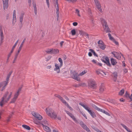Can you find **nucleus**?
<instances>
[{
    "label": "nucleus",
    "instance_id": "1",
    "mask_svg": "<svg viewBox=\"0 0 132 132\" xmlns=\"http://www.w3.org/2000/svg\"><path fill=\"white\" fill-rule=\"evenodd\" d=\"M12 93L11 92H7L4 95L0 102V105L2 106L5 103L7 102L11 98Z\"/></svg>",
    "mask_w": 132,
    "mask_h": 132
},
{
    "label": "nucleus",
    "instance_id": "2",
    "mask_svg": "<svg viewBox=\"0 0 132 132\" xmlns=\"http://www.w3.org/2000/svg\"><path fill=\"white\" fill-rule=\"evenodd\" d=\"M45 111L47 114L51 118L54 119L56 118L57 115L52 109L51 108H46Z\"/></svg>",
    "mask_w": 132,
    "mask_h": 132
},
{
    "label": "nucleus",
    "instance_id": "3",
    "mask_svg": "<svg viewBox=\"0 0 132 132\" xmlns=\"http://www.w3.org/2000/svg\"><path fill=\"white\" fill-rule=\"evenodd\" d=\"M79 104L88 111L92 118H95L96 117V115L95 113L93 111L90 110V108L88 106H87L86 105L82 103H79Z\"/></svg>",
    "mask_w": 132,
    "mask_h": 132
},
{
    "label": "nucleus",
    "instance_id": "4",
    "mask_svg": "<svg viewBox=\"0 0 132 132\" xmlns=\"http://www.w3.org/2000/svg\"><path fill=\"white\" fill-rule=\"evenodd\" d=\"M100 20L102 24V25L104 30L106 33L111 32L110 29L109 28L108 25L107 24L106 22L103 18H101Z\"/></svg>",
    "mask_w": 132,
    "mask_h": 132
},
{
    "label": "nucleus",
    "instance_id": "5",
    "mask_svg": "<svg viewBox=\"0 0 132 132\" xmlns=\"http://www.w3.org/2000/svg\"><path fill=\"white\" fill-rule=\"evenodd\" d=\"M71 76L72 78L75 80L79 81L80 80V78L79 77V74L75 71H71Z\"/></svg>",
    "mask_w": 132,
    "mask_h": 132
},
{
    "label": "nucleus",
    "instance_id": "6",
    "mask_svg": "<svg viewBox=\"0 0 132 132\" xmlns=\"http://www.w3.org/2000/svg\"><path fill=\"white\" fill-rule=\"evenodd\" d=\"M88 85L91 88H95L96 87V83L95 80L93 79H90L88 82Z\"/></svg>",
    "mask_w": 132,
    "mask_h": 132
},
{
    "label": "nucleus",
    "instance_id": "7",
    "mask_svg": "<svg viewBox=\"0 0 132 132\" xmlns=\"http://www.w3.org/2000/svg\"><path fill=\"white\" fill-rule=\"evenodd\" d=\"M96 6V7L98 11L101 12H102V10L101 7V4L98 0H94Z\"/></svg>",
    "mask_w": 132,
    "mask_h": 132
},
{
    "label": "nucleus",
    "instance_id": "8",
    "mask_svg": "<svg viewBox=\"0 0 132 132\" xmlns=\"http://www.w3.org/2000/svg\"><path fill=\"white\" fill-rule=\"evenodd\" d=\"M31 114L35 117L38 120H41L43 118L41 116L39 113L35 112L33 111L32 112Z\"/></svg>",
    "mask_w": 132,
    "mask_h": 132
},
{
    "label": "nucleus",
    "instance_id": "9",
    "mask_svg": "<svg viewBox=\"0 0 132 132\" xmlns=\"http://www.w3.org/2000/svg\"><path fill=\"white\" fill-rule=\"evenodd\" d=\"M98 46L102 50H104L106 47V46L102 40H100L98 41Z\"/></svg>",
    "mask_w": 132,
    "mask_h": 132
},
{
    "label": "nucleus",
    "instance_id": "10",
    "mask_svg": "<svg viewBox=\"0 0 132 132\" xmlns=\"http://www.w3.org/2000/svg\"><path fill=\"white\" fill-rule=\"evenodd\" d=\"M55 68L54 69V71H56L57 73H59L60 72V68L62 67V66L59 65L57 63H55Z\"/></svg>",
    "mask_w": 132,
    "mask_h": 132
},
{
    "label": "nucleus",
    "instance_id": "11",
    "mask_svg": "<svg viewBox=\"0 0 132 132\" xmlns=\"http://www.w3.org/2000/svg\"><path fill=\"white\" fill-rule=\"evenodd\" d=\"M8 82L5 81L1 82L0 83V88H2V91H3L5 89Z\"/></svg>",
    "mask_w": 132,
    "mask_h": 132
},
{
    "label": "nucleus",
    "instance_id": "12",
    "mask_svg": "<svg viewBox=\"0 0 132 132\" xmlns=\"http://www.w3.org/2000/svg\"><path fill=\"white\" fill-rule=\"evenodd\" d=\"M79 124L81 127L88 132H91V131L89 129V128H88L86 125L82 121H80V122Z\"/></svg>",
    "mask_w": 132,
    "mask_h": 132
},
{
    "label": "nucleus",
    "instance_id": "13",
    "mask_svg": "<svg viewBox=\"0 0 132 132\" xmlns=\"http://www.w3.org/2000/svg\"><path fill=\"white\" fill-rule=\"evenodd\" d=\"M0 39H1V40H0V45H1V44L3 43V40L4 39V37L3 35V30H2V26H0Z\"/></svg>",
    "mask_w": 132,
    "mask_h": 132
},
{
    "label": "nucleus",
    "instance_id": "14",
    "mask_svg": "<svg viewBox=\"0 0 132 132\" xmlns=\"http://www.w3.org/2000/svg\"><path fill=\"white\" fill-rule=\"evenodd\" d=\"M3 3V9L4 10L7 9L8 6L9 0H2Z\"/></svg>",
    "mask_w": 132,
    "mask_h": 132
},
{
    "label": "nucleus",
    "instance_id": "15",
    "mask_svg": "<svg viewBox=\"0 0 132 132\" xmlns=\"http://www.w3.org/2000/svg\"><path fill=\"white\" fill-rule=\"evenodd\" d=\"M108 37L109 38V39L112 41L116 45H119L118 42L113 37H112L110 33L108 34Z\"/></svg>",
    "mask_w": 132,
    "mask_h": 132
},
{
    "label": "nucleus",
    "instance_id": "16",
    "mask_svg": "<svg viewBox=\"0 0 132 132\" xmlns=\"http://www.w3.org/2000/svg\"><path fill=\"white\" fill-rule=\"evenodd\" d=\"M112 53L113 55L117 59L119 60L121 57V55L118 52H113Z\"/></svg>",
    "mask_w": 132,
    "mask_h": 132
},
{
    "label": "nucleus",
    "instance_id": "17",
    "mask_svg": "<svg viewBox=\"0 0 132 132\" xmlns=\"http://www.w3.org/2000/svg\"><path fill=\"white\" fill-rule=\"evenodd\" d=\"M79 34L80 35L83 36H85L86 38L88 39L89 38L88 35L85 32L82 30L80 31L79 32Z\"/></svg>",
    "mask_w": 132,
    "mask_h": 132
},
{
    "label": "nucleus",
    "instance_id": "18",
    "mask_svg": "<svg viewBox=\"0 0 132 132\" xmlns=\"http://www.w3.org/2000/svg\"><path fill=\"white\" fill-rule=\"evenodd\" d=\"M22 88V87H20L19 88L18 90L14 94V97L17 98Z\"/></svg>",
    "mask_w": 132,
    "mask_h": 132
},
{
    "label": "nucleus",
    "instance_id": "19",
    "mask_svg": "<svg viewBox=\"0 0 132 132\" xmlns=\"http://www.w3.org/2000/svg\"><path fill=\"white\" fill-rule=\"evenodd\" d=\"M24 15V13H21L19 16V19L20 21L21 24H22L23 23Z\"/></svg>",
    "mask_w": 132,
    "mask_h": 132
},
{
    "label": "nucleus",
    "instance_id": "20",
    "mask_svg": "<svg viewBox=\"0 0 132 132\" xmlns=\"http://www.w3.org/2000/svg\"><path fill=\"white\" fill-rule=\"evenodd\" d=\"M103 61L107 65L110 66L111 64L110 63L108 57H106L103 60Z\"/></svg>",
    "mask_w": 132,
    "mask_h": 132
},
{
    "label": "nucleus",
    "instance_id": "21",
    "mask_svg": "<svg viewBox=\"0 0 132 132\" xmlns=\"http://www.w3.org/2000/svg\"><path fill=\"white\" fill-rule=\"evenodd\" d=\"M13 24H14L16 22V11L15 10H14L13 12Z\"/></svg>",
    "mask_w": 132,
    "mask_h": 132
},
{
    "label": "nucleus",
    "instance_id": "22",
    "mask_svg": "<svg viewBox=\"0 0 132 132\" xmlns=\"http://www.w3.org/2000/svg\"><path fill=\"white\" fill-rule=\"evenodd\" d=\"M43 127L44 130L46 131L47 132H51V129L47 126H43Z\"/></svg>",
    "mask_w": 132,
    "mask_h": 132
},
{
    "label": "nucleus",
    "instance_id": "23",
    "mask_svg": "<svg viewBox=\"0 0 132 132\" xmlns=\"http://www.w3.org/2000/svg\"><path fill=\"white\" fill-rule=\"evenodd\" d=\"M42 124L43 127L46 126H48V124L47 121L46 120H43L42 122Z\"/></svg>",
    "mask_w": 132,
    "mask_h": 132
},
{
    "label": "nucleus",
    "instance_id": "24",
    "mask_svg": "<svg viewBox=\"0 0 132 132\" xmlns=\"http://www.w3.org/2000/svg\"><path fill=\"white\" fill-rule=\"evenodd\" d=\"M57 97L58 98H59L60 100L62 102L65 104V105L66 104V103H67V102L66 101L63 99V98L60 96L58 95L57 96Z\"/></svg>",
    "mask_w": 132,
    "mask_h": 132
},
{
    "label": "nucleus",
    "instance_id": "25",
    "mask_svg": "<svg viewBox=\"0 0 132 132\" xmlns=\"http://www.w3.org/2000/svg\"><path fill=\"white\" fill-rule=\"evenodd\" d=\"M33 6L35 14L36 15L37 14V9L36 5V4L35 3H33Z\"/></svg>",
    "mask_w": 132,
    "mask_h": 132
},
{
    "label": "nucleus",
    "instance_id": "26",
    "mask_svg": "<svg viewBox=\"0 0 132 132\" xmlns=\"http://www.w3.org/2000/svg\"><path fill=\"white\" fill-rule=\"evenodd\" d=\"M104 85L103 84H101L100 88V90L101 92H103L104 90Z\"/></svg>",
    "mask_w": 132,
    "mask_h": 132
},
{
    "label": "nucleus",
    "instance_id": "27",
    "mask_svg": "<svg viewBox=\"0 0 132 132\" xmlns=\"http://www.w3.org/2000/svg\"><path fill=\"white\" fill-rule=\"evenodd\" d=\"M99 111L109 116H110V114L109 113L106 111H105V110H103L101 109H100Z\"/></svg>",
    "mask_w": 132,
    "mask_h": 132
},
{
    "label": "nucleus",
    "instance_id": "28",
    "mask_svg": "<svg viewBox=\"0 0 132 132\" xmlns=\"http://www.w3.org/2000/svg\"><path fill=\"white\" fill-rule=\"evenodd\" d=\"M99 111L109 116H110V114L109 113L106 111H105V110H103L101 109H100Z\"/></svg>",
    "mask_w": 132,
    "mask_h": 132
},
{
    "label": "nucleus",
    "instance_id": "29",
    "mask_svg": "<svg viewBox=\"0 0 132 132\" xmlns=\"http://www.w3.org/2000/svg\"><path fill=\"white\" fill-rule=\"evenodd\" d=\"M121 125L127 130V131L128 132H130V129L126 125L122 123L121 124Z\"/></svg>",
    "mask_w": 132,
    "mask_h": 132
},
{
    "label": "nucleus",
    "instance_id": "30",
    "mask_svg": "<svg viewBox=\"0 0 132 132\" xmlns=\"http://www.w3.org/2000/svg\"><path fill=\"white\" fill-rule=\"evenodd\" d=\"M121 125L127 130V131L128 132H130V129L126 125L122 123L121 124Z\"/></svg>",
    "mask_w": 132,
    "mask_h": 132
},
{
    "label": "nucleus",
    "instance_id": "31",
    "mask_svg": "<svg viewBox=\"0 0 132 132\" xmlns=\"http://www.w3.org/2000/svg\"><path fill=\"white\" fill-rule=\"evenodd\" d=\"M121 125L127 130V131L128 132H130V129L126 125L122 123L121 124Z\"/></svg>",
    "mask_w": 132,
    "mask_h": 132
},
{
    "label": "nucleus",
    "instance_id": "32",
    "mask_svg": "<svg viewBox=\"0 0 132 132\" xmlns=\"http://www.w3.org/2000/svg\"><path fill=\"white\" fill-rule=\"evenodd\" d=\"M25 40H26L25 38L24 39H23V40L22 42L21 43V44L20 45L19 47V48L18 50H19L20 51H21L23 45V44L25 42Z\"/></svg>",
    "mask_w": 132,
    "mask_h": 132
},
{
    "label": "nucleus",
    "instance_id": "33",
    "mask_svg": "<svg viewBox=\"0 0 132 132\" xmlns=\"http://www.w3.org/2000/svg\"><path fill=\"white\" fill-rule=\"evenodd\" d=\"M111 63L113 65H114L117 63V62L116 61V60L112 58L111 59Z\"/></svg>",
    "mask_w": 132,
    "mask_h": 132
},
{
    "label": "nucleus",
    "instance_id": "34",
    "mask_svg": "<svg viewBox=\"0 0 132 132\" xmlns=\"http://www.w3.org/2000/svg\"><path fill=\"white\" fill-rule=\"evenodd\" d=\"M101 71L103 73H101V75L105 77H107L108 76V73L104 72L102 70H101Z\"/></svg>",
    "mask_w": 132,
    "mask_h": 132
},
{
    "label": "nucleus",
    "instance_id": "35",
    "mask_svg": "<svg viewBox=\"0 0 132 132\" xmlns=\"http://www.w3.org/2000/svg\"><path fill=\"white\" fill-rule=\"evenodd\" d=\"M75 13L79 17L81 16V15L80 14V11L77 9H76L75 10Z\"/></svg>",
    "mask_w": 132,
    "mask_h": 132
},
{
    "label": "nucleus",
    "instance_id": "36",
    "mask_svg": "<svg viewBox=\"0 0 132 132\" xmlns=\"http://www.w3.org/2000/svg\"><path fill=\"white\" fill-rule=\"evenodd\" d=\"M12 72V71H11L10 72L9 74L7 75L6 79V81L8 82V81L9 80V78L10 77V76Z\"/></svg>",
    "mask_w": 132,
    "mask_h": 132
},
{
    "label": "nucleus",
    "instance_id": "37",
    "mask_svg": "<svg viewBox=\"0 0 132 132\" xmlns=\"http://www.w3.org/2000/svg\"><path fill=\"white\" fill-rule=\"evenodd\" d=\"M59 51L57 49H53L52 52V54H56L59 53Z\"/></svg>",
    "mask_w": 132,
    "mask_h": 132
},
{
    "label": "nucleus",
    "instance_id": "38",
    "mask_svg": "<svg viewBox=\"0 0 132 132\" xmlns=\"http://www.w3.org/2000/svg\"><path fill=\"white\" fill-rule=\"evenodd\" d=\"M22 127L24 129L28 130H30V128L29 126L26 125H23Z\"/></svg>",
    "mask_w": 132,
    "mask_h": 132
},
{
    "label": "nucleus",
    "instance_id": "39",
    "mask_svg": "<svg viewBox=\"0 0 132 132\" xmlns=\"http://www.w3.org/2000/svg\"><path fill=\"white\" fill-rule=\"evenodd\" d=\"M52 48H51V49H47L45 51L47 53H49V54H52Z\"/></svg>",
    "mask_w": 132,
    "mask_h": 132
},
{
    "label": "nucleus",
    "instance_id": "40",
    "mask_svg": "<svg viewBox=\"0 0 132 132\" xmlns=\"http://www.w3.org/2000/svg\"><path fill=\"white\" fill-rule=\"evenodd\" d=\"M125 92L124 90L123 89H122L120 90L118 93V94L120 96H122L124 94Z\"/></svg>",
    "mask_w": 132,
    "mask_h": 132
},
{
    "label": "nucleus",
    "instance_id": "41",
    "mask_svg": "<svg viewBox=\"0 0 132 132\" xmlns=\"http://www.w3.org/2000/svg\"><path fill=\"white\" fill-rule=\"evenodd\" d=\"M19 42V40H18L16 42V43H15L14 44V45L13 47H12V49L11 50V51H13V50L15 48V47L16 46L17 43H18V42Z\"/></svg>",
    "mask_w": 132,
    "mask_h": 132
},
{
    "label": "nucleus",
    "instance_id": "42",
    "mask_svg": "<svg viewBox=\"0 0 132 132\" xmlns=\"http://www.w3.org/2000/svg\"><path fill=\"white\" fill-rule=\"evenodd\" d=\"M92 106L94 108L98 111H99L100 109V108H99L94 104H93Z\"/></svg>",
    "mask_w": 132,
    "mask_h": 132
},
{
    "label": "nucleus",
    "instance_id": "43",
    "mask_svg": "<svg viewBox=\"0 0 132 132\" xmlns=\"http://www.w3.org/2000/svg\"><path fill=\"white\" fill-rule=\"evenodd\" d=\"M87 72L86 70H85L83 71L82 72H81L79 74V76H82L85 74Z\"/></svg>",
    "mask_w": 132,
    "mask_h": 132
},
{
    "label": "nucleus",
    "instance_id": "44",
    "mask_svg": "<svg viewBox=\"0 0 132 132\" xmlns=\"http://www.w3.org/2000/svg\"><path fill=\"white\" fill-rule=\"evenodd\" d=\"M59 61L60 62V65L61 66H62L63 64V61L62 59L61 58H59L58 59Z\"/></svg>",
    "mask_w": 132,
    "mask_h": 132
},
{
    "label": "nucleus",
    "instance_id": "45",
    "mask_svg": "<svg viewBox=\"0 0 132 132\" xmlns=\"http://www.w3.org/2000/svg\"><path fill=\"white\" fill-rule=\"evenodd\" d=\"M71 32L72 36H74L75 35L76 33V31L75 29H73L71 31Z\"/></svg>",
    "mask_w": 132,
    "mask_h": 132
},
{
    "label": "nucleus",
    "instance_id": "46",
    "mask_svg": "<svg viewBox=\"0 0 132 132\" xmlns=\"http://www.w3.org/2000/svg\"><path fill=\"white\" fill-rule=\"evenodd\" d=\"M20 51L19 50H18V52L17 53H16L15 54V59H16L17 57L19 54V52H20Z\"/></svg>",
    "mask_w": 132,
    "mask_h": 132
},
{
    "label": "nucleus",
    "instance_id": "47",
    "mask_svg": "<svg viewBox=\"0 0 132 132\" xmlns=\"http://www.w3.org/2000/svg\"><path fill=\"white\" fill-rule=\"evenodd\" d=\"M89 50L91 52H92V53H93V55L94 56H97V55L96 54L95 52V51H94L92 49H90Z\"/></svg>",
    "mask_w": 132,
    "mask_h": 132
},
{
    "label": "nucleus",
    "instance_id": "48",
    "mask_svg": "<svg viewBox=\"0 0 132 132\" xmlns=\"http://www.w3.org/2000/svg\"><path fill=\"white\" fill-rule=\"evenodd\" d=\"M17 98L14 97L12 99L10 103H14L16 100Z\"/></svg>",
    "mask_w": 132,
    "mask_h": 132
},
{
    "label": "nucleus",
    "instance_id": "49",
    "mask_svg": "<svg viewBox=\"0 0 132 132\" xmlns=\"http://www.w3.org/2000/svg\"><path fill=\"white\" fill-rule=\"evenodd\" d=\"M129 94L127 92V91H126L125 94V96L127 98H128L129 97Z\"/></svg>",
    "mask_w": 132,
    "mask_h": 132
},
{
    "label": "nucleus",
    "instance_id": "50",
    "mask_svg": "<svg viewBox=\"0 0 132 132\" xmlns=\"http://www.w3.org/2000/svg\"><path fill=\"white\" fill-rule=\"evenodd\" d=\"M71 118L73 120L76 122H77V120L76 119L75 117L73 115Z\"/></svg>",
    "mask_w": 132,
    "mask_h": 132
},
{
    "label": "nucleus",
    "instance_id": "51",
    "mask_svg": "<svg viewBox=\"0 0 132 132\" xmlns=\"http://www.w3.org/2000/svg\"><path fill=\"white\" fill-rule=\"evenodd\" d=\"M113 75L114 77L115 78H116L117 76V73L116 72H114L113 73Z\"/></svg>",
    "mask_w": 132,
    "mask_h": 132
},
{
    "label": "nucleus",
    "instance_id": "52",
    "mask_svg": "<svg viewBox=\"0 0 132 132\" xmlns=\"http://www.w3.org/2000/svg\"><path fill=\"white\" fill-rule=\"evenodd\" d=\"M65 105L67 106V107L69 108L70 110H73L72 108L69 106L68 103H66V104Z\"/></svg>",
    "mask_w": 132,
    "mask_h": 132
},
{
    "label": "nucleus",
    "instance_id": "53",
    "mask_svg": "<svg viewBox=\"0 0 132 132\" xmlns=\"http://www.w3.org/2000/svg\"><path fill=\"white\" fill-rule=\"evenodd\" d=\"M13 51L11 50V52L9 53L7 55V57H8V59H9L10 57L11 56L12 53L13 52Z\"/></svg>",
    "mask_w": 132,
    "mask_h": 132
},
{
    "label": "nucleus",
    "instance_id": "54",
    "mask_svg": "<svg viewBox=\"0 0 132 132\" xmlns=\"http://www.w3.org/2000/svg\"><path fill=\"white\" fill-rule=\"evenodd\" d=\"M91 61L94 63L96 65V64H97V62L96 60H95L94 59L92 60Z\"/></svg>",
    "mask_w": 132,
    "mask_h": 132
},
{
    "label": "nucleus",
    "instance_id": "55",
    "mask_svg": "<svg viewBox=\"0 0 132 132\" xmlns=\"http://www.w3.org/2000/svg\"><path fill=\"white\" fill-rule=\"evenodd\" d=\"M67 1L69 2H76L77 0H67Z\"/></svg>",
    "mask_w": 132,
    "mask_h": 132
},
{
    "label": "nucleus",
    "instance_id": "56",
    "mask_svg": "<svg viewBox=\"0 0 132 132\" xmlns=\"http://www.w3.org/2000/svg\"><path fill=\"white\" fill-rule=\"evenodd\" d=\"M46 2L47 3V4L48 6V7L49 6V0H46Z\"/></svg>",
    "mask_w": 132,
    "mask_h": 132
},
{
    "label": "nucleus",
    "instance_id": "57",
    "mask_svg": "<svg viewBox=\"0 0 132 132\" xmlns=\"http://www.w3.org/2000/svg\"><path fill=\"white\" fill-rule=\"evenodd\" d=\"M56 13L57 14V17L59 18V10L56 11Z\"/></svg>",
    "mask_w": 132,
    "mask_h": 132
},
{
    "label": "nucleus",
    "instance_id": "58",
    "mask_svg": "<svg viewBox=\"0 0 132 132\" xmlns=\"http://www.w3.org/2000/svg\"><path fill=\"white\" fill-rule=\"evenodd\" d=\"M73 25L74 26H76L78 24V23L77 22H74L73 23Z\"/></svg>",
    "mask_w": 132,
    "mask_h": 132
},
{
    "label": "nucleus",
    "instance_id": "59",
    "mask_svg": "<svg viewBox=\"0 0 132 132\" xmlns=\"http://www.w3.org/2000/svg\"><path fill=\"white\" fill-rule=\"evenodd\" d=\"M123 71L125 72V73H126L127 72L128 70L127 69H124L123 70Z\"/></svg>",
    "mask_w": 132,
    "mask_h": 132
},
{
    "label": "nucleus",
    "instance_id": "60",
    "mask_svg": "<svg viewBox=\"0 0 132 132\" xmlns=\"http://www.w3.org/2000/svg\"><path fill=\"white\" fill-rule=\"evenodd\" d=\"M101 70H100V71H101ZM96 73H97L98 74H101V71H100L98 70H97V71H96Z\"/></svg>",
    "mask_w": 132,
    "mask_h": 132
},
{
    "label": "nucleus",
    "instance_id": "61",
    "mask_svg": "<svg viewBox=\"0 0 132 132\" xmlns=\"http://www.w3.org/2000/svg\"><path fill=\"white\" fill-rule=\"evenodd\" d=\"M11 116H10L8 118V119H7V122H9L10 120V119L11 118Z\"/></svg>",
    "mask_w": 132,
    "mask_h": 132
},
{
    "label": "nucleus",
    "instance_id": "62",
    "mask_svg": "<svg viewBox=\"0 0 132 132\" xmlns=\"http://www.w3.org/2000/svg\"><path fill=\"white\" fill-rule=\"evenodd\" d=\"M95 130L97 132H100L101 131L99 130L97 128H96L95 129Z\"/></svg>",
    "mask_w": 132,
    "mask_h": 132
},
{
    "label": "nucleus",
    "instance_id": "63",
    "mask_svg": "<svg viewBox=\"0 0 132 132\" xmlns=\"http://www.w3.org/2000/svg\"><path fill=\"white\" fill-rule=\"evenodd\" d=\"M64 43V42L63 41H61L60 43V44L61 46H62L63 43Z\"/></svg>",
    "mask_w": 132,
    "mask_h": 132
},
{
    "label": "nucleus",
    "instance_id": "64",
    "mask_svg": "<svg viewBox=\"0 0 132 132\" xmlns=\"http://www.w3.org/2000/svg\"><path fill=\"white\" fill-rule=\"evenodd\" d=\"M51 65H48L46 67V68L47 69H50L51 68Z\"/></svg>",
    "mask_w": 132,
    "mask_h": 132
}]
</instances>
